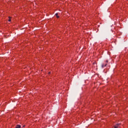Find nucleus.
<instances>
[{
  "instance_id": "1",
  "label": "nucleus",
  "mask_w": 128,
  "mask_h": 128,
  "mask_svg": "<svg viewBox=\"0 0 128 128\" xmlns=\"http://www.w3.org/2000/svg\"><path fill=\"white\" fill-rule=\"evenodd\" d=\"M120 124H116V126H114V128H120Z\"/></svg>"
},
{
  "instance_id": "2",
  "label": "nucleus",
  "mask_w": 128,
  "mask_h": 128,
  "mask_svg": "<svg viewBox=\"0 0 128 128\" xmlns=\"http://www.w3.org/2000/svg\"><path fill=\"white\" fill-rule=\"evenodd\" d=\"M21 127L22 126L18 124L16 126V128H22Z\"/></svg>"
},
{
  "instance_id": "3",
  "label": "nucleus",
  "mask_w": 128,
  "mask_h": 128,
  "mask_svg": "<svg viewBox=\"0 0 128 128\" xmlns=\"http://www.w3.org/2000/svg\"><path fill=\"white\" fill-rule=\"evenodd\" d=\"M56 18H60V16H58V14L56 13Z\"/></svg>"
},
{
  "instance_id": "4",
  "label": "nucleus",
  "mask_w": 128,
  "mask_h": 128,
  "mask_svg": "<svg viewBox=\"0 0 128 128\" xmlns=\"http://www.w3.org/2000/svg\"><path fill=\"white\" fill-rule=\"evenodd\" d=\"M106 65H107V64H102V68H104L105 66H106Z\"/></svg>"
},
{
  "instance_id": "5",
  "label": "nucleus",
  "mask_w": 128,
  "mask_h": 128,
  "mask_svg": "<svg viewBox=\"0 0 128 128\" xmlns=\"http://www.w3.org/2000/svg\"><path fill=\"white\" fill-rule=\"evenodd\" d=\"M9 22H10L12 20H10V17H9V20H8Z\"/></svg>"
},
{
  "instance_id": "6",
  "label": "nucleus",
  "mask_w": 128,
  "mask_h": 128,
  "mask_svg": "<svg viewBox=\"0 0 128 128\" xmlns=\"http://www.w3.org/2000/svg\"><path fill=\"white\" fill-rule=\"evenodd\" d=\"M108 61L106 60V62H108Z\"/></svg>"
},
{
  "instance_id": "7",
  "label": "nucleus",
  "mask_w": 128,
  "mask_h": 128,
  "mask_svg": "<svg viewBox=\"0 0 128 128\" xmlns=\"http://www.w3.org/2000/svg\"><path fill=\"white\" fill-rule=\"evenodd\" d=\"M49 74H50V72H49Z\"/></svg>"
}]
</instances>
